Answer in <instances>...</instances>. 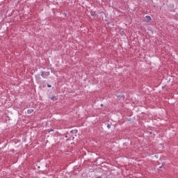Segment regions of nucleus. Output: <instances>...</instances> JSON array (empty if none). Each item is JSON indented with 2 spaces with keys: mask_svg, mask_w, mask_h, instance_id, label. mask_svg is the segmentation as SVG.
<instances>
[{
  "mask_svg": "<svg viewBox=\"0 0 178 178\" xmlns=\"http://www.w3.org/2000/svg\"><path fill=\"white\" fill-rule=\"evenodd\" d=\"M41 76H43L44 79H47V77L49 76V72H42Z\"/></svg>",
  "mask_w": 178,
  "mask_h": 178,
  "instance_id": "1",
  "label": "nucleus"
},
{
  "mask_svg": "<svg viewBox=\"0 0 178 178\" xmlns=\"http://www.w3.org/2000/svg\"><path fill=\"white\" fill-rule=\"evenodd\" d=\"M146 19H147V22H151V20H152V19L148 15L146 16Z\"/></svg>",
  "mask_w": 178,
  "mask_h": 178,
  "instance_id": "2",
  "label": "nucleus"
},
{
  "mask_svg": "<svg viewBox=\"0 0 178 178\" xmlns=\"http://www.w3.org/2000/svg\"><path fill=\"white\" fill-rule=\"evenodd\" d=\"M33 112H34V110L33 109H29L28 110V113H33Z\"/></svg>",
  "mask_w": 178,
  "mask_h": 178,
  "instance_id": "3",
  "label": "nucleus"
},
{
  "mask_svg": "<svg viewBox=\"0 0 178 178\" xmlns=\"http://www.w3.org/2000/svg\"><path fill=\"white\" fill-rule=\"evenodd\" d=\"M51 99H52L53 101H55V99H56V97L54 96V97L51 98Z\"/></svg>",
  "mask_w": 178,
  "mask_h": 178,
  "instance_id": "4",
  "label": "nucleus"
},
{
  "mask_svg": "<svg viewBox=\"0 0 178 178\" xmlns=\"http://www.w3.org/2000/svg\"><path fill=\"white\" fill-rule=\"evenodd\" d=\"M107 127H108V129H111V125H110V124H108V125H107Z\"/></svg>",
  "mask_w": 178,
  "mask_h": 178,
  "instance_id": "5",
  "label": "nucleus"
},
{
  "mask_svg": "<svg viewBox=\"0 0 178 178\" xmlns=\"http://www.w3.org/2000/svg\"><path fill=\"white\" fill-rule=\"evenodd\" d=\"M47 87L51 88V85H47Z\"/></svg>",
  "mask_w": 178,
  "mask_h": 178,
  "instance_id": "6",
  "label": "nucleus"
},
{
  "mask_svg": "<svg viewBox=\"0 0 178 178\" xmlns=\"http://www.w3.org/2000/svg\"><path fill=\"white\" fill-rule=\"evenodd\" d=\"M104 105L103 104H101V106H103Z\"/></svg>",
  "mask_w": 178,
  "mask_h": 178,
  "instance_id": "7",
  "label": "nucleus"
}]
</instances>
